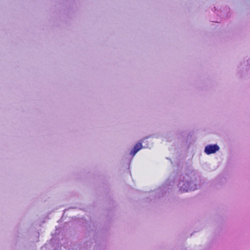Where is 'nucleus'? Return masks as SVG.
<instances>
[{"label": "nucleus", "mask_w": 250, "mask_h": 250, "mask_svg": "<svg viewBox=\"0 0 250 250\" xmlns=\"http://www.w3.org/2000/svg\"><path fill=\"white\" fill-rule=\"evenodd\" d=\"M142 147H143V146H142V143H137L135 145V146H134L133 149L131 150V151H130V155L134 156L136 154V153L142 148Z\"/></svg>", "instance_id": "3"}, {"label": "nucleus", "mask_w": 250, "mask_h": 250, "mask_svg": "<svg viewBox=\"0 0 250 250\" xmlns=\"http://www.w3.org/2000/svg\"><path fill=\"white\" fill-rule=\"evenodd\" d=\"M181 250H192L188 248H185L182 249Z\"/></svg>", "instance_id": "4"}, {"label": "nucleus", "mask_w": 250, "mask_h": 250, "mask_svg": "<svg viewBox=\"0 0 250 250\" xmlns=\"http://www.w3.org/2000/svg\"><path fill=\"white\" fill-rule=\"evenodd\" d=\"M219 150L220 147L218 145L210 144L205 146L204 152L207 155H210L216 153Z\"/></svg>", "instance_id": "2"}, {"label": "nucleus", "mask_w": 250, "mask_h": 250, "mask_svg": "<svg viewBox=\"0 0 250 250\" xmlns=\"http://www.w3.org/2000/svg\"><path fill=\"white\" fill-rule=\"evenodd\" d=\"M178 190L182 193L190 192L199 188L198 178L196 176L186 175L178 184Z\"/></svg>", "instance_id": "1"}]
</instances>
